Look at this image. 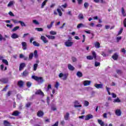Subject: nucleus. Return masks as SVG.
Segmentation results:
<instances>
[{
  "instance_id": "nucleus-1",
  "label": "nucleus",
  "mask_w": 126,
  "mask_h": 126,
  "mask_svg": "<svg viewBox=\"0 0 126 126\" xmlns=\"http://www.w3.org/2000/svg\"><path fill=\"white\" fill-rule=\"evenodd\" d=\"M32 78L34 79V80H35V81H37L38 83H43V82H44V80L42 77H38L37 76L32 75Z\"/></svg>"
},
{
  "instance_id": "nucleus-2",
  "label": "nucleus",
  "mask_w": 126,
  "mask_h": 126,
  "mask_svg": "<svg viewBox=\"0 0 126 126\" xmlns=\"http://www.w3.org/2000/svg\"><path fill=\"white\" fill-rule=\"evenodd\" d=\"M92 54L93 56L91 55L87 56V60L91 61L93 60V59H94V60H96V59H97V55L96 54V52H95V51H92Z\"/></svg>"
},
{
  "instance_id": "nucleus-3",
  "label": "nucleus",
  "mask_w": 126,
  "mask_h": 126,
  "mask_svg": "<svg viewBox=\"0 0 126 126\" xmlns=\"http://www.w3.org/2000/svg\"><path fill=\"white\" fill-rule=\"evenodd\" d=\"M59 76L60 78H62V77H63L62 78L63 80H66L67 77L68 76V74H63V73H60Z\"/></svg>"
},
{
  "instance_id": "nucleus-4",
  "label": "nucleus",
  "mask_w": 126,
  "mask_h": 126,
  "mask_svg": "<svg viewBox=\"0 0 126 126\" xmlns=\"http://www.w3.org/2000/svg\"><path fill=\"white\" fill-rule=\"evenodd\" d=\"M64 45L66 47H71L73 45V42L70 41V40H67L64 42Z\"/></svg>"
},
{
  "instance_id": "nucleus-5",
  "label": "nucleus",
  "mask_w": 126,
  "mask_h": 126,
  "mask_svg": "<svg viewBox=\"0 0 126 126\" xmlns=\"http://www.w3.org/2000/svg\"><path fill=\"white\" fill-rule=\"evenodd\" d=\"M8 78H3L0 79V82L3 83V84H6V83H8Z\"/></svg>"
},
{
  "instance_id": "nucleus-6",
  "label": "nucleus",
  "mask_w": 126,
  "mask_h": 126,
  "mask_svg": "<svg viewBox=\"0 0 126 126\" xmlns=\"http://www.w3.org/2000/svg\"><path fill=\"white\" fill-rule=\"evenodd\" d=\"M35 95H41V96H42L43 97L45 96L44 93L42 92V90H38L36 91L35 93Z\"/></svg>"
},
{
  "instance_id": "nucleus-7",
  "label": "nucleus",
  "mask_w": 126,
  "mask_h": 126,
  "mask_svg": "<svg viewBox=\"0 0 126 126\" xmlns=\"http://www.w3.org/2000/svg\"><path fill=\"white\" fill-rule=\"evenodd\" d=\"M25 66H26V64L25 63H21L19 66V70L21 71V70L24 69Z\"/></svg>"
},
{
  "instance_id": "nucleus-8",
  "label": "nucleus",
  "mask_w": 126,
  "mask_h": 126,
  "mask_svg": "<svg viewBox=\"0 0 126 126\" xmlns=\"http://www.w3.org/2000/svg\"><path fill=\"white\" fill-rule=\"evenodd\" d=\"M44 112L42 111L41 110H39L37 112L36 116L39 118H42L44 117Z\"/></svg>"
},
{
  "instance_id": "nucleus-9",
  "label": "nucleus",
  "mask_w": 126,
  "mask_h": 126,
  "mask_svg": "<svg viewBox=\"0 0 126 126\" xmlns=\"http://www.w3.org/2000/svg\"><path fill=\"white\" fill-rule=\"evenodd\" d=\"M22 49L24 51L27 50V43L26 42H22Z\"/></svg>"
},
{
  "instance_id": "nucleus-10",
  "label": "nucleus",
  "mask_w": 126,
  "mask_h": 126,
  "mask_svg": "<svg viewBox=\"0 0 126 126\" xmlns=\"http://www.w3.org/2000/svg\"><path fill=\"white\" fill-rule=\"evenodd\" d=\"M28 74H29V72L27 69H25L22 73V75L23 77H26V76H28Z\"/></svg>"
},
{
  "instance_id": "nucleus-11",
  "label": "nucleus",
  "mask_w": 126,
  "mask_h": 126,
  "mask_svg": "<svg viewBox=\"0 0 126 126\" xmlns=\"http://www.w3.org/2000/svg\"><path fill=\"white\" fill-rule=\"evenodd\" d=\"M17 85L18 87L21 88L23 87V85H24V82H23L22 80H20L18 82Z\"/></svg>"
},
{
  "instance_id": "nucleus-12",
  "label": "nucleus",
  "mask_w": 126,
  "mask_h": 126,
  "mask_svg": "<svg viewBox=\"0 0 126 126\" xmlns=\"http://www.w3.org/2000/svg\"><path fill=\"white\" fill-rule=\"evenodd\" d=\"M20 114H21L20 112L17 110H16L12 113V116H14L15 117H18V116H19Z\"/></svg>"
},
{
  "instance_id": "nucleus-13",
  "label": "nucleus",
  "mask_w": 126,
  "mask_h": 126,
  "mask_svg": "<svg viewBox=\"0 0 126 126\" xmlns=\"http://www.w3.org/2000/svg\"><path fill=\"white\" fill-rule=\"evenodd\" d=\"M84 86H88L91 84V81L85 80L83 82Z\"/></svg>"
},
{
  "instance_id": "nucleus-14",
  "label": "nucleus",
  "mask_w": 126,
  "mask_h": 126,
  "mask_svg": "<svg viewBox=\"0 0 126 126\" xmlns=\"http://www.w3.org/2000/svg\"><path fill=\"white\" fill-rule=\"evenodd\" d=\"M112 58L114 61H117V60L119 59V55H118V53H115L112 56Z\"/></svg>"
},
{
  "instance_id": "nucleus-15",
  "label": "nucleus",
  "mask_w": 126,
  "mask_h": 126,
  "mask_svg": "<svg viewBox=\"0 0 126 126\" xmlns=\"http://www.w3.org/2000/svg\"><path fill=\"white\" fill-rule=\"evenodd\" d=\"M115 114L116 116L120 117V116L122 115V111H121V109H117L115 111Z\"/></svg>"
},
{
  "instance_id": "nucleus-16",
  "label": "nucleus",
  "mask_w": 126,
  "mask_h": 126,
  "mask_svg": "<svg viewBox=\"0 0 126 126\" xmlns=\"http://www.w3.org/2000/svg\"><path fill=\"white\" fill-rule=\"evenodd\" d=\"M90 119H93V115H92L91 114H89L86 116L85 120V121H88V120H90Z\"/></svg>"
},
{
  "instance_id": "nucleus-17",
  "label": "nucleus",
  "mask_w": 126,
  "mask_h": 126,
  "mask_svg": "<svg viewBox=\"0 0 126 126\" xmlns=\"http://www.w3.org/2000/svg\"><path fill=\"white\" fill-rule=\"evenodd\" d=\"M40 39L42 40V41H43L44 44H47V43H48V40L44 36L42 35L40 37Z\"/></svg>"
},
{
  "instance_id": "nucleus-18",
  "label": "nucleus",
  "mask_w": 126,
  "mask_h": 126,
  "mask_svg": "<svg viewBox=\"0 0 126 126\" xmlns=\"http://www.w3.org/2000/svg\"><path fill=\"white\" fill-rule=\"evenodd\" d=\"M94 87H95L97 89H100L101 88H103V85L101 84H95Z\"/></svg>"
},
{
  "instance_id": "nucleus-19",
  "label": "nucleus",
  "mask_w": 126,
  "mask_h": 126,
  "mask_svg": "<svg viewBox=\"0 0 126 126\" xmlns=\"http://www.w3.org/2000/svg\"><path fill=\"white\" fill-rule=\"evenodd\" d=\"M11 37L12 39H17V38L19 37V36L17 34L14 33L11 35Z\"/></svg>"
},
{
  "instance_id": "nucleus-20",
  "label": "nucleus",
  "mask_w": 126,
  "mask_h": 126,
  "mask_svg": "<svg viewBox=\"0 0 126 126\" xmlns=\"http://www.w3.org/2000/svg\"><path fill=\"white\" fill-rule=\"evenodd\" d=\"M121 12H122V14L123 16H124V17H126V11H125V8L124 7H122Z\"/></svg>"
},
{
  "instance_id": "nucleus-21",
  "label": "nucleus",
  "mask_w": 126,
  "mask_h": 126,
  "mask_svg": "<svg viewBox=\"0 0 126 126\" xmlns=\"http://www.w3.org/2000/svg\"><path fill=\"white\" fill-rule=\"evenodd\" d=\"M68 68L69 69V70H71L72 71H73V70L75 69L74 67H73V66L71 65L70 64H68Z\"/></svg>"
},
{
  "instance_id": "nucleus-22",
  "label": "nucleus",
  "mask_w": 126,
  "mask_h": 126,
  "mask_svg": "<svg viewBox=\"0 0 126 126\" xmlns=\"http://www.w3.org/2000/svg\"><path fill=\"white\" fill-rule=\"evenodd\" d=\"M94 47L96 49H99V48H100V43L98 41H96L94 43Z\"/></svg>"
},
{
  "instance_id": "nucleus-23",
  "label": "nucleus",
  "mask_w": 126,
  "mask_h": 126,
  "mask_svg": "<svg viewBox=\"0 0 126 126\" xmlns=\"http://www.w3.org/2000/svg\"><path fill=\"white\" fill-rule=\"evenodd\" d=\"M69 118V113L67 112L66 115L64 116V119L65 121H67Z\"/></svg>"
},
{
  "instance_id": "nucleus-24",
  "label": "nucleus",
  "mask_w": 126,
  "mask_h": 126,
  "mask_svg": "<svg viewBox=\"0 0 126 126\" xmlns=\"http://www.w3.org/2000/svg\"><path fill=\"white\" fill-rule=\"evenodd\" d=\"M77 76H78V77H82L83 76V74H82V72H80V71H78L77 72L76 74Z\"/></svg>"
},
{
  "instance_id": "nucleus-25",
  "label": "nucleus",
  "mask_w": 126,
  "mask_h": 126,
  "mask_svg": "<svg viewBox=\"0 0 126 126\" xmlns=\"http://www.w3.org/2000/svg\"><path fill=\"white\" fill-rule=\"evenodd\" d=\"M46 37H47L48 39H51V40H54V39H56V37L54 35H46Z\"/></svg>"
},
{
  "instance_id": "nucleus-26",
  "label": "nucleus",
  "mask_w": 126,
  "mask_h": 126,
  "mask_svg": "<svg viewBox=\"0 0 126 126\" xmlns=\"http://www.w3.org/2000/svg\"><path fill=\"white\" fill-rule=\"evenodd\" d=\"M54 23H55L54 21H52V22H51L50 25H48L47 26L48 29H51L52 28V27L54 25Z\"/></svg>"
},
{
  "instance_id": "nucleus-27",
  "label": "nucleus",
  "mask_w": 126,
  "mask_h": 126,
  "mask_svg": "<svg viewBox=\"0 0 126 126\" xmlns=\"http://www.w3.org/2000/svg\"><path fill=\"white\" fill-rule=\"evenodd\" d=\"M33 57H34V53H30L29 56V60L31 61V60H32V59H33Z\"/></svg>"
},
{
  "instance_id": "nucleus-28",
  "label": "nucleus",
  "mask_w": 126,
  "mask_h": 126,
  "mask_svg": "<svg viewBox=\"0 0 126 126\" xmlns=\"http://www.w3.org/2000/svg\"><path fill=\"white\" fill-rule=\"evenodd\" d=\"M97 122L98 123V124L101 126H105V123H104L102 120H100V119H98L97 120Z\"/></svg>"
},
{
  "instance_id": "nucleus-29",
  "label": "nucleus",
  "mask_w": 126,
  "mask_h": 126,
  "mask_svg": "<svg viewBox=\"0 0 126 126\" xmlns=\"http://www.w3.org/2000/svg\"><path fill=\"white\" fill-rule=\"evenodd\" d=\"M78 17L79 19H80V20H81V19H84V16H83V14L82 13H80Z\"/></svg>"
},
{
  "instance_id": "nucleus-30",
  "label": "nucleus",
  "mask_w": 126,
  "mask_h": 126,
  "mask_svg": "<svg viewBox=\"0 0 126 126\" xmlns=\"http://www.w3.org/2000/svg\"><path fill=\"white\" fill-rule=\"evenodd\" d=\"M35 30H37L38 32H43L44 31V29L42 28H36Z\"/></svg>"
},
{
  "instance_id": "nucleus-31",
  "label": "nucleus",
  "mask_w": 126,
  "mask_h": 126,
  "mask_svg": "<svg viewBox=\"0 0 126 126\" xmlns=\"http://www.w3.org/2000/svg\"><path fill=\"white\" fill-rule=\"evenodd\" d=\"M2 62L3 63H4L5 65H8V61H7V60L5 59H2Z\"/></svg>"
},
{
  "instance_id": "nucleus-32",
  "label": "nucleus",
  "mask_w": 126,
  "mask_h": 126,
  "mask_svg": "<svg viewBox=\"0 0 126 126\" xmlns=\"http://www.w3.org/2000/svg\"><path fill=\"white\" fill-rule=\"evenodd\" d=\"M47 1L48 0H45L43 2L41 6V8H44V5H46V3H47Z\"/></svg>"
},
{
  "instance_id": "nucleus-33",
  "label": "nucleus",
  "mask_w": 126,
  "mask_h": 126,
  "mask_svg": "<svg viewBox=\"0 0 126 126\" xmlns=\"http://www.w3.org/2000/svg\"><path fill=\"white\" fill-rule=\"evenodd\" d=\"M32 44L35 46V47H40V44L36 41H33Z\"/></svg>"
},
{
  "instance_id": "nucleus-34",
  "label": "nucleus",
  "mask_w": 126,
  "mask_h": 126,
  "mask_svg": "<svg viewBox=\"0 0 126 126\" xmlns=\"http://www.w3.org/2000/svg\"><path fill=\"white\" fill-rule=\"evenodd\" d=\"M19 23H20V24L22 27H26V24H25V23H24V22H23L22 21H19Z\"/></svg>"
},
{
  "instance_id": "nucleus-35",
  "label": "nucleus",
  "mask_w": 126,
  "mask_h": 126,
  "mask_svg": "<svg viewBox=\"0 0 126 126\" xmlns=\"http://www.w3.org/2000/svg\"><path fill=\"white\" fill-rule=\"evenodd\" d=\"M84 6L86 9H87V8H88V6H89V3L87 2H85L84 3Z\"/></svg>"
},
{
  "instance_id": "nucleus-36",
  "label": "nucleus",
  "mask_w": 126,
  "mask_h": 126,
  "mask_svg": "<svg viewBox=\"0 0 126 126\" xmlns=\"http://www.w3.org/2000/svg\"><path fill=\"white\" fill-rule=\"evenodd\" d=\"M81 27H84V25H83V24L82 23L78 24L77 26V28L78 29H79V28H81Z\"/></svg>"
},
{
  "instance_id": "nucleus-37",
  "label": "nucleus",
  "mask_w": 126,
  "mask_h": 126,
  "mask_svg": "<svg viewBox=\"0 0 126 126\" xmlns=\"http://www.w3.org/2000/svg\"><path fill=\"white\" fill-rule=\"evenodd\" d=\"M57 12H58L59 15L60 16H62L63 15V12H62V10L58 8L57 9Z\"/></svg>"
},
{
  "instance_id": "nucleus-38",
  "label": "nucleus",
  "mask_w": 126,
  "mask_h": 126,
  "mask_svg": "<svg viewBox=\"0 0 126 126\" xmlns=\"http://www.w3.org/2000/svg\"><path fill=\"white\" fill-rule=\"evenodd\" d=\"M11 21H12L14 24H18V23H19V21H18L17 20L12 19H11Z\"/></svg>"
},
{
  "instance_id": "nucleus-39",
  "label": "nucleus",
  "mask_w": 126,
  "mask_h": 126,
  "mask_svg": "<svg viewBox=\"0 0 126 126\" xmlns=\"http://www.w3.org/2000/svg\"><path fill=\"white\" fill-rule=\"evenodd\" d=\"M37 67H38V64L35 63L33 65V70L34 71H35V70H37Z\"/></svg>"
},
{
  "instance_id": "nucleus-40",
  "label": "nucleus",
  "mask_w": 126,
  "mask_h": 126,
  "mask_svg": "<svg viewBox=\"0 0 126 126\" xmlns=\"http://www.w3.org/2000/svg\"><path fill=\"white\" fill-rule=\"evenodd\" d=\"M114 103H120L121 102V99L117 97L116 99H114Z\"/></svg>"
},
{
  "instance_id": "nucleus-41",
  "label": "nucleus",
  "mask_w": 126,
  "mask_h": 126,
  "mask_svg": "<svg viewBox=\"0 0 126 126\" xmlns=\"http://www.w3.org/2000/svg\"><path fill=\"white\" fill-rule=\"evenodd\" d=\"M34 58H35L36 59L38 58V52L37 51V50H35L34 51Z\"/></svg>"
},
{
  "instance_id": "nucleus-42",
  "label": "nucleus",
  "mask_w": 126,
  "mask_h": 126,
  "mask_svg": "<svg viewBox=\"0 0 126 126\" xmlns=\"http://www.w3.org/2000/svg\"><path fill=\"white\" fill-rule=\"evenodd\" d=\"M18 29H19V26H16L12 29V31L13 32H15L16 30H18Z\"/></svg>"
},
{
  "instance_id": "nucleus-43",
  "label": "nucleus",
  "mask_w": 126,
  "mask_h": 126,
  "mask_svg": "<svg viewBox=\"0 0 126 126\" xmlns=\"http://www.w3.org/2000/svg\"><path fill=\"white\" fill-rule=\"evenodd\" d=\"M33 23H34V24H35V25H39L40 24V23H39V22H38L37 20H33L32 21Z\"/></svg>"
},
{
  "instance_id": "nucleus-44",
  "label": "nucleus",
  "mask_w": 126,
  "mask_h": 126,
  "mask_svg": "<svg viewBox=\"0 0 126 126\" xmlns=\"http://www.w3.org/2000/svg\"><path fill=\"white\" fill-rule=\"evenodd\" d=\"M84 105L86 107H88V106H89V102H88V101H87V100L85 101Z\"/></svg>"
},
{
  "instance_id": "nucleus-45",
  "label": "nucleus",
  "mask_w": 126,
  "mask_h": 126,
  "mask_svg": "<svg viewBox=\"0 0 126 126\" xmlns=\"http://www.w3.org/2000/svg\"><path fill=\"white\" fill-rule=\"evenodd\" d=\"M50 35H57V32L51 31V32H50Z\"/></svg>"
},
{
  "instance_id": "nucleus-46",
  "label": "nucleus",
  "mask_w": 126,
  "mask_h": 126,
  "mask_svg": "<svg viewBox=\"0 0 126 126\" xmlns=\"http://www.w3.org/2000/svg\"><path fill=\"white\" fill-rule=\"evenodd\" d=\"M11 94H12V92L8 91L6 94L7 97H9V96H10V95H11Z\"/></svg>"
},
{
  "instance_id": "nucleus-47",
  "label": "nucleus",
  "mask_w": 126,
  "mask_h": 126,
  "mask_svg": "<svg viewBox=\"0 0 126 126\" xmlns=\"http://www.w3.org/2000/svg\"><path fill=\"white\" fill-rule=\"evenodd\" d=\"M50 89H52V85L51 84L48 85L46 91H49Z\"/></svg>"
},
{
  "instance_id": "nucleus-48",
  "label": "nucleus",
  "mask_w": 126,
  "mask_h": 126,
  "mask_svg": "<svg viewBox=\"0 0 126 126\" xmlns=\"http://www.w3.org/2000/svg\"><path fill=\"white\" fill-rule=\"evenodd\" d=\"M11 5H13V1H10L7 5L8 7L11 6Z\"/></svg>"
},
{
  "instance_id": "nucleus-49",
  "label": "nucleus",
  "mask_w": 126,
  "mask_h": 126,
  "mask_svg": "<svg viewBox=\"0 0 126 126\" xmlns=\"http://www.w3.org/2000/svg\"><path fill=\"white\" fill-rule=\"evenodd\" d=\"M31 85H32V84L30 82H28L27 83V86L29 88L31 87Z\"/></svg>"
},
{
  "instance_id": "nucleus-50",
  "label": "nucleus",
  "mask_w": 126,
  "mask_h": 126,
  "mask_svg": "<svg viewBox=\"0 0 126 126\" xmlns=\"http://www.w3.org/2000/svg\"><path fill=\"white\" fill-rule=\"evenodd\" d=\"M32 103L31 102H28L26 104V107L27 108H29V107H30V106H31V104Z\"/></svg>"
},
{
  "instance_id": "nucleus-51",
  "label": "nucleus",
  "mask_w": 126,
  "mask_h": 126,
  "mask_svg": "<svg viewBox=\"0 0 126 126\" xmlns=\"http://www.w3.org/2000/svg\"><path fill=\"white\" fill-rule=\"evenodd\" d=\"M94 65L96 67L99 66V65H100V63L97 62V61H95L94 63Z\"/></svg>"
},
{
  "instance_id": "nucleus-52",
  "label": "nucleus",
  "mask_w": 126,
  "mask_h": 126,
  "mask_svg": "<svg viewBox=\"0 0 126 126\" xmlns=\"http://www.w3.org/2000/svg\"><path fill=\"white\" fill-rule=\"evenodd\" d=\"M123 30H124V29L123 28H121L120 29V31L118 32V35H121V34L123 33Z\"/></svg>"
},
{
  "instance_id": "nucleus-53",
  "label": "nucleus",
  "mask_w": 126,
  "mask_h": 126,
  "mask_svg": "<svg viewBox=\"0 0 126 126\" xmlns=\"http://www.w3.org/2000/svg\"><path fill=\"white\" fill-rule=\"evenodd\" d=\"M71 59H72V61L73 63H75V62H76L77 61V60L76 59V58H75V57H72Z\"/></svg>"
},
{
  "instance_id": "nucleus-54",
  "label": "nucleus",
  "mask_w": 126,
  "mask_h": 126,
  "mask_svg": "<svg viewBox=\"0 0 126 126\" xmlns=\"http://www.w3.org/2000/svg\"><path fill=\"white\" fill-rule=\"evenodd\" d=\"M116 72L118 74H122L123 73V72L121 70H117Z\"/></svg>"
},
{
  "instance_id": "nucleus-55",
  "label": "nucleus",
  "mask_w": 126,
  "mask_h": 126,
  "mask_svg": "<svg viewBox=\"0 0 126 126\" xmlns=\"http://www.w3.org/2000/svg\"><path fill=\"white\" fill-rule=\"evenodd\" d=\"M121 52L122 53H123V54H124V55H126V50L125 48H122L121 49Z\"/></svg>"
},
{
  "instance_id": "nucleus-56",
  "label": "nucleus",
  "mask_w": 126,
  "mask_h": 126,
  "mask_svg": "<svg viewBox=\"0 0 126 126\" xmlns=\"http://www.w3.org/2000/svg\"><path fill=\"white\" fill-rule=\"evenodd\" d=\"M59 85H60V84L59 83V82H57L55 85V87H56V88H57V89H58V88H59Z\"/></svg>"
},
{
  "instance_id": "nucleus-57",
  "label": "nucleus",
  "mask_w": 126,
  "mask_h": 126,
  "mask_svg": "<svg viewBox=\"0 0 126 126\" xmlns=\"http://www.w3.org/2000/svg\"><path fill=\"white\" fill-rule=\"evenodd\" d=\"M75 108H81L82 107V105L81 104L79 105H74Z\"/></svg>"
},
{
  "instance_id": "nucleus-58",
  "label": "nucleus",
  "mask_w": 126,
  "mask_h": 126,
  "mask_svg": "<svg viewBox=\"0 0 126 126\" xmlns=\"http://www.w3.org/2000/svg\"><path fill=\"white\" fill-rule=\"evenodd\" d=\"M62 7L63 8H66V7H67V4L66 3H65L64 5H62Z\"/></svg>"
},
{
  "instance_id": "nucleus-59",
  "label": "nucleus",
  "mask_w": 126,
  "mask_h": 126,
  "mask_svg": "<svg viewBox=\"0 0 126 126\" xmlns=\"http://www.w3.org/2000/svg\"><path fill=\"white\" fill-rule=\"evenodd\" d=\"M111 95H112L113 98H117V94H116L115 93H112Z\"/></svg>"
},
{
  "instance_id": "nucleus-60",
  "label": "nucleus",
  "mask_w": 126,
  "mask_h": 126,
  "mask_svg": "<svg viewBox=\"0 0 126 126\" xmlns=\"http://www.w3.org/2000/svg\"><path fill=\"white\" fill-rule=\"evenodd\" d=\"M8 87V86H6L2 90V91H6L7 88Z\"/></svg>"
},
{
  "instance_id": "nucleus-61",
  "label": "nucleus",
  "mask_w": 126,
  "mask_h": 126,
  "mask_svg": "<svg viewBox=\"0 0 126 126\" xmlns=\"http://www.w3.org/2000/svg\"><path fill=\"white\" fill-rule=\"evenodd\" d=\"M124 27L126 28V18H125L123 21Z\"/></svg>"
},
{
  "instance_id": "nucleus-62",
  "label": "nucleus",
  "mask_w": 126,
  "mask_h": 126,
  "mask_svg": "<svg viewBox=\"0 0 126 126\" xmlns=\"http://www.w3.org/2000/svg\"><path fill=\"white\" fill-rule=\"evenodd\" d=\"M52 126H59V121L56 122L55 124L53 125Z\"/></svg>"
},
{
  "instance_id": "nucleus-63",
  "label": "nucleus",
  "mask_w": 126,
  "mask_h": 126,
  "mask_svg": "<svg viewBox=\"0 0 126 126\" xmlns=\"http://www.w3.org/2000/svg\"><path fill=\"white\" fill-rule=\"evenodd\" d=\"M8 14H9L10 16H14V14H13V13L11 11L9 12Z\"/></svg>"
},
{
  "instance_id": "nucleus-64",
  "label": "nucleus",
  "mask_w": 126,
  "mask_h": 126,
  "mask_svg": "<svg viewBox=\"0 0 126 126\" xmlns=\"http://www.w3.org/2000/svg\"><path fill=\"white\" fill-rule=\"evenodd\" d=\"M103 118H104V119H107V118H108L107 117V113H104L103 114Z\"/></svg>"
}]
</instances>
